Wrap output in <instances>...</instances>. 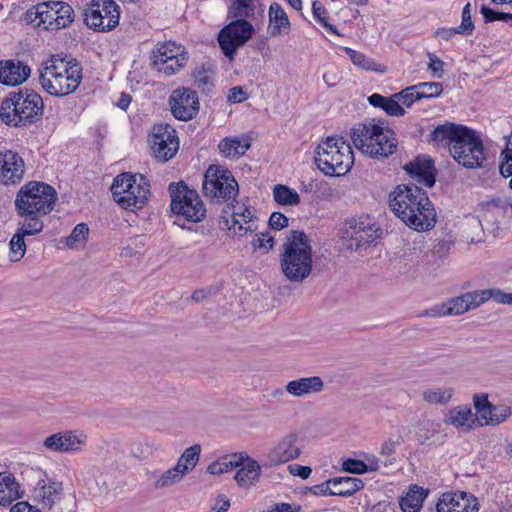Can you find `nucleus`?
<instances>
[{
    "mask_svg": "<svg viewBox=\"0 0 512 512\" xmlns=\"http://www.w3.org/2000/svg\"><path fill=\"white\" fill-rule=\"evenodd\" d=\"M230 507V501L227 497L221 496L217 499L215 505L212 507V509L215 512H226Z\"/></svg>",
    "mask_w": 512,
    "mask_h": 512,
    "instance_id": "64",
    "label": "nucleus"
},
{
    "mask_svg": "<svg viewBox=\"0 0 512 512\" xmlns=\"http://www.w3.org/2000/svg\"><path fill=\"white\" fill-rule=\"evenodd\" d=\"M287 469L291 475L298 476L301 479L309 478L312 473V469L309 466H302L299 464H290Z\"/></svg>",
    "mask_w": 512,
    "mask_h": 512,
    "instance_id": "59",
    "label": "nucleus"
},
{
    "mask_svg": "<svg viewBox=\"0 0 512 512\" xmlns=\"http://www.w3.org/2000/svg\"><path fill=\"white\" fill-rule=\"evenodd\" d=\"M480 12L486 23L494 21L512 22V13L494 11L485 5L481 6Z\"/></svg>",
    "mask_w": 512,
    "mask_h": 512,
    "instance_id": "53",
    "label": "nucleus"
},
{
    "mask_svg": "<svg viewBox=\"0 0 512 512\" xmlns=\"http://www.w3.org/2000/svg\"><path fill=\"white\" fill-rule=\"evenodd\" d=\"M22 221H19L16 232L20 235L34 236L42 232L44 223L42 217L44 215H18Z\"/></svg>",
    "mask_w": 512,
    "mask_h": 512,
    "instance_id": "39",
    "label": "nucleus"
},
{
    "mask_svg": "<svg viewBox=\"0 0 512 512\" xmlns=\"http://www.w3.org/2000/svg\"><path fill=\"white\" fill-rule=\"evenodd\" d=\"M344 50L355 66H358L359 68L367 71L380 73L385 71V68L380 63L374 61L372 58L366 56L365 54L349 47H345Z\"/></svg>",
    "mask_w": 512,
    "mask_h": 512,
    "instance_id": "41",
    "label": "nucleus"
},
{
    "mask_svg": "<svg viewBox=\"0 0 512 512\" xmlns=\"http://www.w3.org/2000/svg\"><path fill=\"white\" fill-rule=\"evenodd\" d=\"M471 292L464 293L458 297H453L445 302L437 303L431 308L421 312V317L436 318L445 316L461 315L474 309Z\"/></svg>",
    "mask_w": 512,
    "mask_h": 512,
    "instance_id": "24",
    "label": "nucleus"
},
{
    "mask_svg": "<svg viewBox=\"0 0 512 512\" xmlns=\"http://www.w3.org/2000/svg\"><path fill=\"white\" fill-rule=\"evenodd\" d=\"M473 29V22L471 19V6L470 4H466L462 10V22L461 25L457 28V31L461 34H466L471 32Z\"/></svg>",
    "mask_w": 512,
    "mask_h": 512,
    "instance_id": "56",
    "label": "nucleus"
},
{
    "mask_svg": "<svg viewBox=\"0 0 512 512\" xmlns=\"http://www.w3.org/2000/svg\"><path fill=\"white\" fill-rule=\"evenodd\" d=\"M354 146L372 159H385L394 154L397 148L395 133L374 121L357 124L351 131Z\"/></svg>",
    "mask_w": 512,
    "mask_h": 512,
    "instance_id": "6",
    "label": "nucleus"
},
{
    "mask_svg": "<svg viewBox=\"0 0 512 512\" xmlns=\"http://www.w3.org/2000/svg\"><path fill=\"white\" fill-rule=\"evenodd\" d=\"M437 512H478L477 498L464 491L446 492L436 505Z\"/></svg>",
    "mask_w": 512,
    "mask_h": 512,
    "instance_id": "25",
    "label": "nucleus"
},
{
    "mask_svg": "<svg viewBox=\"0 0 512 512\" xmlns=\"http://www.w3.org/2000/svg\"><path fill=\"white\" fill-rule=\"evenodd\" d=\"M302 448L296 434L290 433L282 437L268 454L270 465H279L300 457Z\"/></svg>",
    "mask_w": 512,
    "mask_h": 512,
    "instance_id": "26",
    "label": "nucleus"
},
{
    "mask_svg": "<svg viewBox=\"0 0 512 512\" xmlns=\"http://www.w3.org/2000/svg\"><path fill=\"white\" fill-rule=\"evenodd\" d=\"M334 496L349 497L364 487V482L355 477H336L328 480Z\"/></svg>",
    "mask_w": 512,
    "mask_h": 512,
    "instance_id": "35",
    "label": "nucleus"
},
{
    "mask_svg": "<svg viewBox=\"0 0 512 512\" xmlns=\"http://www.w3.org/2000/svg\"><path fill=\"white\" fill-rule=\"evenodd\" d=\"M23 496L24 490L15 476L10 472H0V505L8 506Z\"/></svg>",
    "mask_w": 512,
    "mask_h": 512,
    "instance_id": "32",
    "label": "nucleus"
},
{
    "mask_svg": "<svg viewBox=\"0 0 512 512\" xmlns=\"http://www.w3.org/2000/svg\"><path fill=\"white\" fill-rule=\"evenodd\" d=\"M56 190L49 184L30 181L16 194L14 205L17 215H47L56 203Z\"/></svg>",
    "mask_w": 512,
    "mask_h": 512,
    "instance_id": "8",
    "label": "nucleus"
},
{
    "mask_svg": "<svg viewBox=\"0 0 512 512\" xmlns=\"http://www.w3.org/2000/svg\"><path fill=\"white\" fill-rule=\"evenodd\" d=\"M237 472L234 475L236 483L241 488H249L255 485L261 476V465L247 453H236Z\"/></svg>",
    "mask_w": 512,
    "mask_h": 512,
    "instance_id": "27",
    "label": "nucleus"
},
{
    "mask_svg": "<svg viewBox=\"0 0 512 512\" xmlns=\"http://www.w3.org/2000/svg\"><path fill=\"white\" fill-rule=\"evenodd\" d=\"M89 235V227L86 223L77 224L71 234L66 238L65 244L68 248H76L86 243Z\"/></svg>",
    "mask_w": 512,
    "mask_h": 512,
    "instance_id": "46",
    "label": "nucleus"
},
{
    "mask_svg": "<svg viewBox=\"0 0 512 512\" xmlns=\"http://www.w3.org/2000/svg\"><path fill=\"white\" fill-rule=\"evenodd\" d=\"M312 13L314 18L330 33L339 35L335 26L328 23L327 10L319 1H314L312 4Z\"/></svg>",
    "mask_w": 512,
    "mask_h": 512,
    "instance_id": "48",
    "label": "nucleus"
},
{
    "mask_svg": "<svg viewBox=\"0 0 512 512\" xmlns=\"http://www.w3.org/2000/svg\"><path fill=\"white\" fill-rule=\"evenodd\" d=\"M148 141L154 157L161 162L172 159L179 149L176 130L169 124L154 125Z\"/></svg>",
    "mask_w": 512,
    "mask_h": 512,
    "instance_id": "17",
    "label": "nucleus"
},
{
    "mask_svg": "<svg viewBox=\"0 0 512 512\" xmlns=\"http://www.w3.org/2000/svg\"><path fill=\"white\" fill-rule=\"evenodd\" d=\"M25 170V162L17 152L10 149L0 151V184H19L24 178Z\"/></svg>",
    "mask_w": 512,
    "mask_h": 512,
    "instance_id": "22",
    "label": "nucleus"
},
{
    "mask_svg": "<svg viewBox=\"0 0 512 512\" xmlns=\"http://www.w3.org/2000/svg\"><path fill=\"white\" fill-rule=\"evenodd\" d=\"M149 183L141 174L122 173L111 186L113 199L124 209L134 211L141 209L150 194Z\"/></svg>",
    "mask_w": 512,
    "mask_h": 512,
    "instance_id": "10",
    "label": "nucleus"
},
{
    "mask_svg": "<svg viewBox=\"0 0 512 512\" xmlns=\"http://www.w3.org/2000/svg\"><path fill=\"white\" fill-rule=\"evenodd\" d=\"M83 16L90 29L107 32L119 24L120 8L114 0H91L86 4Z\"/></svg>",
    "mask_w": 512,
    "mask_h": 512,
    "instance_id": "14",
    "label": "nucleus"
},
{
    "mask_svg": "<svg viewBox=\"0 0 512 512\" xmlns=\"http://www.w3.org/2000/svg\"><path fill=\"white\" fill-rule=\"evenodd\" d=\"M250 148L248 139L235 136L225 137L218 144L220 154L225 158H238Z\"/></svg>",
    "mask_w": 512,
    "mask_h": 512,
    "instance_id": "34",
    "label": "nucleus"
},
{
    "mask_svg": "<svg viewBox=\"0 0 512 512\" xmlns=\"http://www.w3.org/2000/svg\"><path fill=\"white\" fill-rule=\"evenodd\" d=\"M280 268L292 283H302L313 272L311 240L303 231H289L280 252Z\"/></svg>",
    "mask_w": 512,
    "mask_h": 512,
    "instance_id": "3",
    "label": "nucleus"
},
{
    "mask_svg": "<svg viewBox=\"0 0 512 512\" xmlns=\"http://www.w3.org/2000/svg\"><path fill=\"white\" fill-rule=\"evenodd\" d=\"M473 404L476 421L480 426H497L505 422L512 414L508 405H493L486 394H475Z\"/></svg>",
    "mask_w": 512,
    "mask_h": 512,
    "instance_id": "19",
    "label": "nucleus"
},
{
    "mask_svg": "<svg viewBox=\"0 0 512 512\" xmlns=\"http://www.w3.org/2000/svg\"><path fill=\"white\" fill-rule=\"evenodd\" d=\"M389 206L398 218L416 231H428L436 224L431 201L416 185H398L389 195Z\"/></svg>",
    "mask_w": 512,
    "mask_h": 512,
    "instance_id": "2",
    "label": "nucleus"
},
{
    "mask_svg": "<svg viewBox=\"0 0 512 512\" xmlns=\"http://www.w3.org/2000/svg\"><path fill=\"white\" fill-rule=\"evenodd\" d=\"M475 421L476 418L473 417L472 409L468 405H458L447 410L443 418L445 425L464 431L473 429Z\"/></svg>",
    "mask_w": 512,
    "mask_h": 512,
    "instance_id": "31",
    "label": "nucleus"
},
{
    "mask_svg": "<svg viewBox=\"0 0 512 512\" xmlns=\"http://www.w3.org/2000/svg\"><path fill=\"white\" fill-rule=\"evenodd\" d=\"M381 231L369 217L349 220L342 230V245L345 249L359 251L374 243Z\"/></svg>",
    "mask_w": 512,
    "mask_h": 512,
    "instance_id": "13",
    "label": "nucleus"
},
{
    "mask_svg": "<svg viewBox=\"0 0 512 512\" xmlns=\"http://www.w3.org/2000/svg\"><path fill=\"white\" fill-rule=\"evenodd\" d=\"M501 157L502 161L499 165L500 174L506 178L512 176V156L501 155Z\"/></svg>",
    "mask_w": 512,
    "mask_h": 512,
    "instance_id": "62",
    "label": "nucleus"
},
{
    "mask_svg": "<svg viewBox=\"0 0 512 512\" xmlns=\"http://www.w3.org/2000/svg\"><path fill=\"white\" fill-rule=\"evenodd\" d=\"M254 8L252 0H234L232 5L233 17L236 19H244L253 15Z\"/></svg>",
    "mask_w": 512,
    "mask_h": 512,
    "instance_id": "51",
    "label": "nucleus"
},
{
    "mask_svg": "<svg viewBox=\"0 0 512 512\" xmlns=\"http://www.w3.org/2000/svg\"><path fill=\"white\" fill-rule=\"evenodd\" d=\"M384 111L390 116L400 117L405 115V109L394 95L387 97Z\"/></svg>",
    "mask_w": 512,
    "mask_h": 512,
    "instance_id": "54",
    "label": "nucleus"
},
{
    "mask_svg": "<svg viewBox=\"0 0 512 512\" xmlns=\"http://www.w3.org/2000/svg\"><path fill=\"white\" fill-rule=\"evenodd\" d=\"M253 33V25L245 19H236L223 27L217 40L225 57L232 61L237 50L252 37Z\"/></svg>",
    "mask_w": 512,
    "mask_h": 512,
    "instance_id": "16",
    "label": "nucleus"
},
{
    "mask_svg": "<svg viewBox=\"0 0 512 512\" xmlns=\"http://www.w3.org/2000/svg\"><path fill=\"white\" fill-rule=\"evenodd\" d=\"M74 17V10L67 2L47 1L28 9L24 14V21L34 28L57 31L70 26Z\"/></svg>",
    "mask_w": 512,
    "mask_h": 512,
    "instance_id": "9",
    "label": "nucleus"
},
{
    "mask_svg": "<svg viewBox=\"0 0 512 512\" xmlns=\"http://www.w3.org/2000/svg\"><path fill=\"white\" fill-rule=\"evenodd\" d=\"M184 476L176 465L163 472L154 471L150 473V477L154 479L153 486L155 489L169 488L179 483Z\"/></svg>",
    "mask_w": 512,
    "mask_h": 512,
    "instance_id": "37",
    "label": "nucleus"
},
{
    "mask_svg": "<svg viewBox=\"0 0 512 512\" xmlns=\"http://www.w3.org/2000/svg\"><path fill=\"white\" fill-rule=\"evenodd\" d=\"M152 59L158 72L172 76L186 65L188 56L183 46L169 41L155 46Z\"/></svg>",
    "mask_w": 512,
    "mask_h": 512,
    "instance_id": "15",
    "label": "nucleus"
},
{
    "mask_svg": "<svg viewBox=\"0 0 512 512\" xmlns=\"http://www.w3.org/2000/svg\"><path fill=\"white\" fill-rule=\"evenodd\" d=\"M31 69L13 60L0 62V83L7 86L22 84L30 76Z\"/></svg>",
    "mask_w": 512,
    "mask_h": 512,
    "instance_id": "29",
    "label": "nucleus"
},
{
    "mask_svg": "<svg viewBox=\"0 0 512 512\" xmlns=\"http://www.w3.org/2000/svg\"><path fill=\"white\" fill-rule=\"evenodd\" d=\"M471 295L474 309L489 299H493L499 304L512 305V293H506L496 288L471 291Z\"/></svg>",
    "mask_w": 512,
    "mask_h": 512,
    "instance_id": "36",
    "label": "nucleus"
},
{
    "mask_svg": "<svg viewBox=\"0 0 512 512\" xmlns=\"http://www.w3.org/2000/svg\"><path fill=\"white\" fill-rule=\"evenodd\" d=\"M435 142H445L454 160L467 169L483 168L486 153L483 141L478 133L460 124L439 125L431 133Z\"/></svg>",
    "mask_w": 512,
    "mask_h": 512,
    "instance_id": "1",
    "label": "nucleus"
},
{
    "mask_svg": "<svg viewBox=\"0 0 512 512\" xmlns=\"http://www.w3.org/2000/svg\"><path fill=\"white\" fill-rule=\"evenodd\" d=\"M254 249H259L263 253H268L274 246V237L269 232L256 234L252 240Z\"/></svg>",
    "mask_w": 512,
    "mask_h": 512,
    "instance_id": "52",
    "label": "nucleus"
},
{
    "mask_svg": "<svg viewBox=\"0 0 512 512\" xmlns=\"http://www.w3.org/2000/svg\"><path fill=\"white\" fill-rule=\"evenodd\" d=\"M227 99L230 103H241L247 99V93L240 86H235L229 90Z\"/></svg>",
    "mask_w": 512,
    "mask_h": 512,
    "instance_id": "60",
    "label": "nucleus"
},
{
    "mask_svg": "<svg viewBox=\"0 0 512 512\" xmlns=\"http://www.w3.org/2000/svg\"><path fill=\"white\" fill-rule=\"evenodd\" d=\"M201 453V446L194 444L184 450L182 455L179 457L176 466L181 472L186 475L191 472L197 465Z\"/></svg>",
    "mask_w": 512,
    "mask_h": 512,
    "instance_id": "40",
    "label": "nucleus"
},
{
    "mask_svg": "<svg viewBox=\"0 0 512 512\" xmlns=\"http://www.w3.org/2000/svg\"><path fill=\"white\" fill-rule=\"evenodd\" d=\"M394 97H396L401 106L404 107H411L416 101L420 100L419 95L417 93V90L414 85L408 86L405 89L401 90L398 93L394 94Z\"/></svg>",
    "mask_w": 512,
    "mask_h": 512,
    "instance_id": "50",
    "label": "nucleus"
},
{
    "mask_svg": "<svg viewBox=\"0 0 512 512\" xmlns=\"http://www.w3.org/2000/svg\"><path fill=\"white\" fill-rule=\"evenodd\" d=\"M171 112L178 120L192 119L199 110V101L196 93L188 88L176 89L170 96Z\"/></svg>",
    "mask_w": 512,
    "mask_h": 512,
    "instance_id": "23",
    "label": "nucleus"
},
{
    "mask_svg": "<svg viewBox=\"0 0 512 512\" xmlns=\"http://www.w3.org/2000/svg\"><path fill=\"white\" fill-rule=\"evenodd\" d=\"M428 58V68L438 77H440L443 72L444 62L441 59H439L435 54L432 53L428 54Z\"/></svg>",
    "mask_w": 512,
    "mask_h": 512,
    "instance_id": "61",
    "label": "nucleus"
},
{
    "mask_svg": "<svg viewBox=\"0 0 512 512\" xmlns=\"http://www.w3.org/2000/svg\"><path fill=\"white\" fill-rule=\"evenodd\" d=\"M273 198L278 204L285 206H296L300 203V195L298 192L282 184L274 186Z\"/></svg>",
    "mask_w": 512,
    "mask_h": 512,
    "instance_id": "42",
    "label": "nucleus"
},
{
    "mask_svg": "<svg viewBox=\"0 0 512 512\" xmlns=\"http://www.w3.org/2000/svg\"><path fill=\"white\" fill-rule=\"evenodd\" d=\"M342 468L344 471L352 474H364L367 472L364 461L352 458L345 460L342 464Z\"/></svg>",
    "mask_w": 512,
    "mask_h": 512,
    "instance_id": "55",
    "label": "nucleus"
},
{
    "mask_svg": "<svg viewBox=\"0 0 512 512\" xmlns=\"http://www.w3.org/2000/svg\"><path fill=\"white\" fill-rule=\"evenodd\" d=\"M44 112L43 99L34 90L19 89L6 96L0 106V118L9 126L22 127L41 119Z\"/></svg>",
    "mask_w": 512,
    "mask_h": 512,
    "instance_id": "5",
    "label": "nucleus"
},
{
    "mask_svg": "<svg viewBox=\"0 0 512 512\" xmlns=\"http://www.w3.org/2000/svg\"><path fill=\"white\" fill-rule=\"evenodd\" d=\"M24 236L15 233L9 242V258L13 262L20 261L26 253Z\"/></svg>",
    "mask_w": 512,
    "mask_h": 512,
    "instance_id": "47",
    "label": "nucleus"
},
{
    "mask_svg": "<svg viewBox=\"0 0 512 512\" xmlns=\"http://www.w3.org/2000/svg\"><path fill=\"white\" fill-rule=\"evenodd\" d=\"M269 225L272 229L281 230L288 226V218L280 212H273L269 218Z\"/></svg>",
    "mask_w": 512,
    "mask_h": 512,
    "instance_id": "57",
    "label": "nucleus"
},
{
    "mask_svg": "<svg viewBox=\"0 0 512 512\" xmlns=\"http://www.w3.org/2000/svg\"><path fill=\"white\" fill-rule=\"evenodd\" d=\"M171 197L170 208L177 220L198 223L206 217V207L198 192L190 189L185 183L169 185Z\"/></svg>",
    "mask_w": 512,
    "mask_h": 512,
    "instance_id": "12",
    "label": "nucleus"
},
{
    "mask_svg": "<svg viewBox=\"0 0 512 512\" xmlns=\"http://www.w3.org/2000/svg\"><path fill=\"white\" fill-rule=\"evenodd\" d=\"M214 71L210 68H198L194 73V84L203 93H209L213 89Z\"/></svg>",
    "mask_w": 512,
    "mask_h": 512,
    "instance_id": "44",
    "label": "nucleus"
},
{
    "mask_svg": "<svg viewBox=\"0 0 512 512\" xmlns=\"http://www.w3.org/2000/svg\"><path fill=\"white\" fill-rule=\"evenodd\" d=\"M235 457L236 453L212 462L208 466L207 472L211 475H221L235 469L237 467V459Z\"/></svg>",
    "mask_w": 512,
    "mask_h": 512,
    "instance_id": "45",
    "label": "nucleus"
},
{
    "mask_svg": "<svg viewBox=\"0 0 512 512\" xmlns=\"http://www.w3.org/2000/svg\"><path fill=\"white\" fill-rule=\"evenodd\" d=\"M324 389V382L319 376L302 377L289 381L285 390L294 397H305L310 394H317Z\"/></svg>",
    "mask_w": 512,
    "mask_h": 512,
    "instance_id": "30",
    "label": "nucleus"
},
{
    "mask_svg": "<svg viewBox=\"0 0 512 512\" xmlns=\"http://www.w3.org/2000/svg\"><path fill=\"white\" fill-rule=\"evenodd\" d=\"M420 99L437 97L442 93V84L438 82H422L414 85Z\"/></svg>",
    "mask_w": 512,
    "mask_h": 512,
    "instance_id": "49",
    "label": "nucleus"
},
{
    "mask_svg": "<svg viewBox=\"0 0 512 512\" xmlns=\"http://www.w3.org/2000/svg\"><path fill=\"white\" fill-rule=\"evenodd\" d=\"M317 168L326 176H342L354 164V154L350 144L342 137H327L314 151Z\"/></svg>",
    "mask_w": 512,
    "mask_h": 512,
    "instance_id": "7",
    "label": "nucleus"
},
{
    "mask_svg": "<svg viewBox=\"0 0 512 512\" xmlns=\"http://www.w3.org/2000/svg\"><path fill=\"white\" fill-rule=\"evenodd\" d=\"M202 191L212 203H232L236 200L239 186L229 169L212 164L204 173Z\"/></svg>",
    "mask_w": 512,
    "mask_h": 512,
    "instance_id": "11",
    "label": "nucleus"
},
{
    "mask_svg": "<svg viewBox=\"0 0 512 512\" xmlns=\"http://www.w3.org/2000/svg\"><path fill=\"white\" fill-rule=\"evenodd\" d=\"M401 443H402V441H401L400 437H398L396 439H394V438L387 439L381 447L380 454L383 456H390V455L394 454L396 451V448L399 445H401Z\"/></svg>",
    "mask_w": 512,
    "mask_h": 512,
    "instance_id": "58",
    "label": "nucleus"
},
{
    "mask_svg": "<svg viewBox=\"0 0 512 512\" xmlns=\"http://www.w3.org/2000/svg\"><path fill=\"white\" fill-rule=\"evenodd\" d=\"M87 435L79 430H65L46 437L43 448L51 452L73 453L83 449Z\"/></svg>",
    "mask_w": 512,
    "mask_h": 512,
    "instance_id": "20",
    "label": "nucleus"
},
{
    "mask_svg": "<svg viewBox=\"0 0 512 512\" xmlns=\"http://www.w3.org/2000/svg\"><path fill=\"white\" fill-rule=\"evenodd\" d=\"M10 512H41V510L27 501H20L11 507Z\"/></svg>",
    "mask_w": 512,
    "mask_h": 512,
    "instance_id": "63",
    "label": "nucleus"
},
{
    "mask_svg": "<svg viewBox=\"0 0 512 512\" xmlns=\"http://www.w3.org/2000/svg\"><path fill=\"white\" fill-rule=\"evenodd\" d=\"M37 481L31 489V499L43 509H52L63 497V484L49 477L45 472H37Z\"/></svg>",
    "mask_w": 512,
    "mask_h": 512,
    "instance_id": "18",
    "label": "nucleus"
},
{
    "mask_svg": "<svg viewBox=\"0 0 512 512\" xmlns=\"http://www.w3.org/2000/svg\"><path fill=\"white\" fill-rule=\"evenodd\" d=\"M454 394V390L450 387L429 388L423 391V400L429 404H446Z\"/></svg>",
    "mask_w": 512,
    "mask_h": 512,
    "instance_id": "43",
    "label": "nucleus"
},
{
    "mask_svg": "<svg viewBox=\"0 0 512 512\" xmlns=\"http://www.w3.org/2000/svg\"><path fill=\"white\" fill-rule=\"evenodd\" d=\"M82 80V68L74 60L52 56L39 69V83L52 96L62 97L73 93Z\"/></svg>",
    "mask_w": 512,
    "mask_h": 512,
    "instance_id": "4",
    "label": "nucleus"
},
{
    "mask_svg": "<svg viewBox=\"0 0 512 512\" xmlns=\"http://www.w3.org/2000/svg\"><path fill=\"white\" fill-rule=\"evenodd\" d=\"M232 220H225V225L228 228L232 237L241 238L258 229L257 217L253 209L245 203L237 202L232 206Z\"/></svg>",
    "mask_w": 512,
    "mask_h": 512,
    "instance_id": "21",
    "label": "nucleus"
},
{
    "mask_svg": "<svg viewBox=\"0 0 512 512\" xmlns=\"http://www.w3.org/2000/svg\"><path fill=\"white\" fill-rule=\"evenodd\" d=\"M268 18V29L272 36H277L282 33L286 34L290 31L291 24L288 15L279 3H271L268 10Z\"/></svg>",
    "mask_w": 512,
    "mask_h": 512,
    "instance_id": "33",
    "label": "nucleus"
},
{
    "mask_svg": "<svg viewBox=\"0 0 512 512\" xmlns=\"http://www.w3.org/2000/svg\"><path fill=\"white\" fill-rule=\"evenodd\" d=\"M426 493L423 488L413 485L400 500L403 512H420Z\"/></svg>",
    "mask_w": 512,
    "mask_h": 512,
    "instance_id": "38",
    "label": "nucleus"
},
{
    "mask_svg": "<svg viewBox=\"0 0 512 512\" xmlns=\"http://www.w3.org/2000/svg\"><path fill=\"white\" fill-rule=\"evenodd\" d=\"M406 172L418 183L426 187L435 184L434 162L427 156H419L405 165Z\"/></svg>",
    "mask_w": 512,
    "mask_h": 512,
    "instance_id": "28",
    "label": "nucleus"
}]
</instances>
